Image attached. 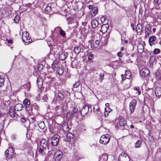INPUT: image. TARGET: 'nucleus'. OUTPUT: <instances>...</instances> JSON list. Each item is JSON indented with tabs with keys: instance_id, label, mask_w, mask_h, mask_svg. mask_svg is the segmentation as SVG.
<instances>
[{
	"instance_id": "obj_1",
	"label": "nucleus",
	"mask_w": 161,
	"mask_h": 161,
	"mask_svg": "<svg viewBox=\"0 0 161 161\" xmlns=\"http://www.w3.org/2000/svg\"><path fill=\"white\" fill-rule=\"evenodd\" d=\"M29 34L27 31H24L22 33V41L25 45H27L31 43L32 39L29 36Z\"/></svg>"
},
{
	"instance_id": "obj_2",
	"label": "nucleus",
	"mask_w": 161,
	"mask_h": 161,
	"mask_svg": "<svg viewBox=\"0 0 161 161\" xmlns=\"http://www.w3.org/2000/svg\"><path fill=\"white\" fill-rule=\"evenodd\" d=\"M110 138V137L109 134L103 135L100 137V143L104 145H106L109 142Z\"/></svg>"
},
{
	"instance_id": "obj_3",
	"label": "nucleus",
	"mask_w": 161,
	"mask_h": 161,
	"mask_svg": "<svg viewBox=\"0 0 161 161\" xmlns=\"http://www.w3.org/2000/svg\"><path fill=\"white\" fill-rule=\"evenodd\" d=\"M63 156L62 152L60 150H57L55 153L53 158L55 161H59Z\"/></svg>"
},
{
	"instance_id": "obj_4",
	"label": "nucleus",
	"mask_w": 161,
	"mask_h": 161,
	"mask_svg": "<svg viewBox=\"0 0 161 161\" xmlns=\"http://www.w3.org/2000/svg\"><path fill=\"white\" fill-rule=\"evenodd\" d=\"M140 73V75L142 77H146L149 74L150 71L148 68H144L141 70Z\"/></svg>"
},
{
	"instance_id": "obj_5",
	"label": "nucleus",
	"mask_w": 161,
	"mask_h": 161,
	"mask_svg": "<svg viewBox=\"0 0 161 161\" xmlns=\"http://www.w3.org/2000/svg\"><path fill=\"white\" fill-rule=\"evenodd\" d=\"M136 101L135 99H133L130 104V114H132L134 111L136 105Z\"/></svg>"
},
{
	"instance_id": "obj_6",
	"label": "nucleus",
	"mask_w": 161,
	"mask_h": 161,
	"mask_svg": "<svg viewBox=\"0 0 161 161\" xmlns=\"http://www.w3.org/2000/svg\"><path fill=\"white\" fill-rule=\"evenodd\" d=\"M119 161H130V158L125 153L120 154L118 158Z\"/></svg>"
},
{
	"instance_id": "obj_7",
	"label": "nucleus",
	"mask_w": 161,
	"mask_h": 161,
	"mask_svg": "<svg viewBox=\"0 0 161 161\" xmlns=\"http://www.w3.org/2000/svg\"><path fill=\"white\" fill-rule=\"evenodd\" d=\"M6 158L8 159L11 158L13 155V150L12 148L9 147L5 152Z\"/></svg>"
},
{
	"instance_id": "obj_8",
	"label": "nucleus",
	"mask_w": 161,
	"mask_h": 161,
	"mask_svg": "<svg viewBox=\"0 0 161 161\" xmlns=\"http://www.w3.org/2000/svg\"><path fill=\"white\" fill-rule=\"evenodd\" d=\"M40 143L41 146L45 149V153H46V150L49 149V146L47 144V141H46V139L43 138L41 140Z\"/></svg>"
},
{
	"instance_id": "obj_9",
	"label": "nucleus",
	"mask_w": 161,
	"mask_h": 161,
	"mask_svg": "<svg viewBox=\"0 0 161 161\" xmlns=\"http://www.w3.org/2000/svg\"><path fill=\"white\" fill-rule=\"evenodd\" d=\"M59 136L58 135L53 136L51 139V143L53 146H57L58 143Z\"/></svg>"
},
{
	"instance_id": "obj_10",
	"label": "nucleus",
	"mask_w": 161,
	"mask_h": 161,
	"mask_svg": "<svg viewBox=\"0 0 161 161\" xmlns=\"http://www.w3.org/2000/svg\"><path fill=\"white\" fill-rule=\"evenodd\" d=\"M67 56L68 54L66 52L62 51L59 53V58L61 60H64L66 59Z\"/></svg>"
},
{
	"instance_id": "obj_11",
	"label": "nucleus",
	"mask_w": 161,
	"mask_h": 161,
	"mask_svg": "<svg viewBox=\"0 0 161 161\" xmlns=\"http://www.w3.org/2000/svg\"><path fill=\"white\" fill-rule=\"evenodd\" d=\"M89 107L88 106H84L80 111V114L82 116L86 115L88 112Z\"/></svg>"
},
{
	"instance_id": "obj_12",
	"label": "nucleus",
	"mask_w": 161,
	"mask_h": 161,
	"mask_svg": "<svg viewBox=\"0 0 161 161\" xmlns=\"http://www.w3.org/2000/svg\"><path fill=\"white\" fill-rule=\"evenodd\" d=\"M155 92L156 97H159L161 96V88L156 87L155 89Z\"/></svg>"
},
{
	"instance_id": "obj_13",
	"label": "nucleus",
	"mask_w": 161,
	"mask_h": 161,
	"mask_svg": "<svg viewBox=\"0 0 161 161\" xmlns=\"http://www.w3.org/2000/svg\"><path fill=\"white\" fill-rule=\"evenodd\" d=\"M98 13V8L97 7H93L90 12V15L92 17L95 16Z\"/></svg>"
},
{
	"instance_id": "obj_14",
	"label": "nucleus",
	"mask_w": 161,
	"mask_h": 161,
	"mask_svg": "<svg viewBox=\"0 0 161 161\" xmlns=\"http://www.w3.org/2000/svg\"><path fill=\"white\" fill-rule=\"evenodd\" d=\"M56 71L59 75H62L63 73L64 69L62 68L61 65H59V66H57Z\"/></svg>"
},
{
	"instance_id": "obj_15",
	"label": "nucleus",
	"mask_w": 161,
	"mask_h": 161,
	"mask_svg": "<svg viewBox=\"0 0 161 161\" xmlns=\"http://www.w3.org/2000/svg\"><path fill=\"white\" fill-rule=\"evenodd\" d=\"M23 105L21 104H16L14 106V109L15 111H19L23 109Z\"/></svg>"
},
{
	"instance_id": "obj_16",
	"label": "nucleus",
	"mask_w": 161,
	"mask_h": 161,
	"mask_svg": "<svg viewBox=\"0 0 161 161\" xmlns=\"http://www.w3.org/2000/svg\"><path fill=\"white\" fill-rule=\"evenodd\" d=\"M156 39V38L155 36H152L149 38L148 42L150 46H152L154 44V42L155 41Z\"/></svg>"
},
{
	"instance_id": "obj_17",
	"label": "nucleus",
	"mask_w": 161,
	"mask_h": 161,
	"mask_svg": "<svg viewBox=\"0 0 161 161\" xmlns=\"http://www.w3.org/2000/svg\"><path fill=\"white\" fill-rule=\"evenodd\" d=\"M156 62V59L154 56L151 57L149 59V64L151 67H153L154 64Z\"/></svg>"
},
{
	"instance_id": "obj_18",
	"label": "nucleus",
	"mask_w": 161,
	"mask_h": 161,
	"mask_svg": "<svg viewBox=\"0 0 161 161\" xmlns=\"http://www.w3.org/2000/svg\"><path fill=\"white\" fill-rule=\"evenodd\" d=\"M137 49L138 52L142 53L144 51V47L143 45L141 44H139L137 45Z\"/></svg>"
},
{
	"instance_id": "obj_19",
	"label": "nucleus",
	"mask_w": 161,
	"mask_h": 161,
	"mask_svg": "<svg viewBox=\"0 0 161 161\" xmlns=\"http://www.w3.org/2000/svg\"><path fill=\"white\" fill-rule=\"evenodd\" d=\"M108 159V155L106 153H104L100 157V160L102 161H107Z\"/></svg>"
},
{
	"instance_id": "obj_20",
	"label": "nucleus",
	"mask_w": 161,
	"mask_h": 161,
	"mask_svg": "<svg viewBox=\"0 0 161 161\" xmlns=\"http://www.w3.org/2000/svg\"><path fill=\"white\" fill-rule=\"evenodd\" d=\"M23 104L26 107H29L31 103L30 100L27 99H25L23 101Z\"/></svg>"
},
{
	"instance_id": "obj_21",
	"label": "nucleus",
	"mask_w": 161,
	"mask_h": 161,
	"mask_svg": "<svg viewBox=\"0 0 161 161\" xmlns=\"http://www.w3.org/2000/svg\"><path fill=\"white\" fill-rule=\"evenodd\" d=\"M91 25L92 28H96L98 25V21L96 19H93L91 22Z\"/></svg>"
},
{
	"instance_id": "obj_22",
	"label": "nucleus",
	"mask_w": 161,
	"mask_h": 161,
	"mask_svg": "<svg viewBox=\"0 0 161 161\" xmlns=\"http://www.w3.org/2000/svg\"><path fill=\"white\" fill-rule=\"evenodd\" d=\"M31 111H32V110L34 109L35 110V112L36 113H38V105L34 103L33 104H31Z\"/></svg>"
},
{
	"instance_id": "obj_23",
	"label": "nucleus",
	"mask_w": 161,
	"mask_h": 161,
	"mask_svg": "<svg viewBox=\"0 0 161 161\" xmlns=\"http://www.w3.org/2000/svg\"><path fill=\"white\" fill-rule=\"evenodd\" d=\"M106 25H103L101 27V31L103 33H104L106 32L108 30V26Z\"/></svg>"
},
{
	"instance_id": "obj_24",
	"label": "nucleus",
	"mask_w": 161,
	"mask_h": 161,
	"mask_svg": "<svg viewBox=\"0 0 161 161\" xmlns=\"http://www.w3.org/2000/svg\"><path fill=\"white\" fill-rule=\"evenodd\" d=\"M119 124L120 126H123L126 125V121L124 119H121L119 121Z\"/></svg>"
},
{
	"instance_id": "obj_25",
	"label": "nucleus",
	"mask_w": 161,
	"mask_h": 161,
	"mask_svg": "<svg viewBox=\"0 0 161 161\" xmlns=\"http://www.w3.org/2000/svg\"><path fill=\"white\" fill-rule=\"evenodd\" d=\"M155 78L158 80L161 79V73L160 72L158 71L156 72Z\"/></svg>"
},
{
	"instance_id": "obj_26",
	"label": "nucleus",
	"mask_w": 161,
	"mask_h": 161,
	"mask_svg": "<svg viewBox=\"0 0 161 161\" xmlns=\"http://www.w3.org/2000/svg\"><path fill=\"white\" fill-rule=\"evenodd\" d=\"M142 143V140H137L135 143V147L136 148L140 147L141 146Z\"/></svg>"
},
{
	"instance_id": "obj_27",
	"label": "nucleus",
	"mask_w": 161,
	"mask_h": 161,
	"mask_svg": "<svg viewBox=\"0 0 161 161\" xmlns=\"http://www.w3.org/2000/svg\"><path fill=\"white\" fill-rule=\"evenodd\" d=\"M75 53L76 54H79L81 51V48L79 47L76 46L74 49Z\"/></svg>"
},
{
	"instance_id": "obj_28",
	"label": "nucleus",
	"mask_w": 161,
	"mask_h": 161,
	"mask_svg": "<svg viewBox=\"0 0 161 161\" xmlns=\"http://www.w3.org/2000/svg\"><path fill=\"white\" fill-rule=\"evenodd\" d=\"M9 114L11 117L14 118L15 117L16 114L13 109H10L9 112Z\"/></svg>"
},
{
	"instance_id": "obj_29",
	"label": "nucleus",
	"mask_w": 161,
	"mask_h": 161,
	"mask_svg": "<svg viewBox=\"0 0 161 161\" xmlns=\"http://www.w3.org/2000/svg\"><path fill=\"white\" fill-rule=\"evenodd\" d=\"M142 29V26L141 24H138L137 25L136 31L138 32H140Z\"/></svg>"
},
{
	"instance_id": "obj_30",
	"label": "nucleus",
	"mask_w": 161,
	"mask_h": 161,
	"mask_svg": "<svg viewBox=\"0 0 161 161\" xmlns=\"http://www.w3.org/2000/svg\"><path fill=\"white\" fill-rule=\"evenodd\" d=\"M36 82L38 86H41L42 85L43 83V80L41 78H38Z\"/></svg>"
},
{
	"instance_id": "obj_31",
	"label": "nucleus",
	"mask_w": 161,
	"mask_h": 161,
	"mask_svg": "<svg viewBox=\"0 0 161 161\" xmlns=\"http://www.w3.org/2000/svg\"><path fill=\"white\" fill-rule=\"evenodd\" d=\"M59 65L57 63H53L52 65V68L53 70L55 71L56 70L57 66H59Z\"/></svg>"
},
{
	"instance_id": "obj_32",
	"label": "nucleus",
	"mask_w": 161,
	"mask_h": 161,
	"mask_svg": "<svg viewBox=\"0 0 161 161\" xmlns=\"http://www.w3.org/2000/svg\"><path fill=\"white\" fill-rule=\"evenodd\" d=\"M70 134H68L65 136L64 140L66 142H70L71 140Z\"/></svg>"
},
{
	"instance_id": "obj_33",
	"label": "nucleus",
	"mask_w": 161,
	"mask_h": 161,
	"mask_svg": "<svg viewBox=\"0 0 161 161\" xmlns=\"http://www.w3.org/2000/svg\"><path fill=\"white\" fill-rule=\"evenodd\" d=\"M62 127L63 130L65 131H68L69 130V125L67 124H63Z\"/></svg>"
},
{
	"instance_id": "obj_34",
	"label": "nucleus",
	"mask_w": 161,
	"mask_h": 161,
	"mask_svg": "<svg viewBox=\"0 0 161 161\" xmlns=\"http://www.w3.org/2000/svg\"><path fill=\"white\" fill-rule=\"evenodd\" d=\"M39 127L42 129H43L45 127V125L43 122H40L38 124Z\"/></svg>"
},
{
	"instance_id": "obj_35",
	"label": "nucleus",
	"mask_w": 161,
	"mask_h": 161,
	"mask_svg": "<svg viewBox=\"0 0 161 161\" xmlns=\"http://www.w3.org/2000/svg\"><path fill=\"white\" fill-rule=\"evenodd\" d=\"M73 113L72 112H69L67 114V117L69 119H71L73 118Z\"/></svg>"
},
{
	"instance_id": "obj_36",
	"label": "nucleus",
	"mask_w": 161,
	"mask_h": 161,
	"mask_svg": "<svg viewBox=\"0 0 161 161\" xmlns=\"http://www.w3.org/2000/svg\"><path fill=\"white\" fill-rule=\"evenodd\" d=\"M58 97L60 100H63L64 98V96L63 94L61 92H59L58 94Z\"/></svg>"
},
{
	"instance_id": "obj_37",
	"label": "nucleus",
	"mask_w": 161,
	"mask_h": 161,
	"mask_svg": "<svg viewBox=\"0 0 161 161\" xmlns=\"http://www.w3.org/2000/svg\"><path fill=\"white\" fill-rule=\"evenodd\" d=\"M4 124V122L3 120H2L0 122V132H1L3 129V125Z\"/></svg>"
},
{
	"instance_id": "obj_38",
	"label": "nucleus",
	"mask_w": 161,
	"mask_h": 161,
	"mask_svg": "<svg viewBox=\"0 0 161 161\" xmlns=\"http://www.w3.org/2000/svg\"><path fill=\"white\" fill-rule=\"evenodd\" d=\"M104 78V74L103 73H101L99 74V79L100 82H101L102 80H103Z\"/></svg>"
},
{
	"instance_id": "obj_39",
	"label": "nucleus",
	"mask_w": 161,
	"mask_h": 161,
	"mask_svg": "<svg viewBox=\"0 0 161 161\" xmlns=\"http://www.w3.org/2000/svg\"><path fill=\"white\" fill-rule=\"evenodd\" d=\"M100 42L99 41L96 40L95 41L94 43L93 44L94 47H97L99 45Z\"/></svg>"
},
{
	"instance_id": "obj_40",
	"label": "nucleus",
	"mask_w": 161,
	"mask_h": 161,
	"mask_svg": "<svg viewBox=\"0 0 161 161\" xmlns=\"http://www.w3.org/2000/svg\"><path fill=\"white\" fill-rule=\"evenodd\" d=\"M39 152L40 153L42 154H45L46 153H45V149L44 148H42L41 147H40L39 149Z\"/></svg>"
},
{
	"instance_id": "obj_41",
	"label": "nucleus",
	"mask_w": 161,
	"mask_h": 161,
	"mask_svg": "<svg viewBox=\"0 0 161 161\" xmlns=\"http://www.w3.org/2000/svg\"><path fill=\"white\" fill-rule=\"evenodd\" d=\"M94 55L93 54L90 53L88 56V59L89 61H91L94 58Z\"/></svg>"
},
{
	"instance_id": "obj_42",
	"label": "nucleus",
	"mask_w": 161,
	"mask_h": 161,
	"mask_svg": "<svg viewBox=\"0 0 161 161\" xmlns=\"http://www.w3.org/2000/svg\"><path fill=\"white\" fill-rule=\"evenodd\" d=\"M19 19V17L18 15H16L14 19V22L17 23L18 22Z\"/></svg>"
},
{
	"instance_id": "obj_43",
	"label": "nucleus",
	"mask_w": 161,
	"mask_h": 161,
	"mask_svg": "<svg viewBox=\"0 0 161 161\" xmlns=\"http://www.w3.org/2000/svg\"><path fill=\"white\" fill-rule=\"evenodd\" d=\"M4 80L3 78L0 77V87L2 86L4 84Z\"/></svg>"
},
{
	"instance_id": "obj_44",
	"label": "nucleus",
	"mask_w": 161,
	"mask_h": 161,
	"mask_svg": "<svg viewBox=\"0 0 161 161\" xmlns=\"http://www.w3.org/2000/svg\"><path fill=\"white\" fill-rule=\"evenodd\" d=\"M59 34L63 37L65 36L66 35V34L64 31L62 29L60 30Z\"/></svg>"
},
{
	"instance_id": "obj_45",
	"label": "nucleus",
	"mask_w": 161,
	"mask_h": 161,
	"mask_svg": "<svg viewBox=\"0 0 161 161\" xmlns=\"http://www.w3.org/2000/svg\"><path fill=\"white\" fill-rule=\"evenodd\" d=\"M80 85V82L79 81L76 82L73 85V87L74 88H76L78 87Z\"/></svg>"
},
{
	"instance_id": "obj_46",
	"label": "nucleus",
	"mask_w": 161,
	"mask_h": 161,
	"mask_svg": "<svg viewBox=\"0 0 161 161\" xmlns=\"http://www.w3.org/2000/svg\"><path fill=\"white\" fill-rule=\"evenodd\" d=\"M45 11L47 12H50L51 11V8L49 6H47L45 8Z\"/></svg>"
},
{
	"instance_id": "obj_47",
	"label": "nucleus",
	"mask_w": 161,
	"mask_h": 161,
	"mask_svg": "<svg viewBox=\"0 0 161 161\" xmlns=\"http://www.w3.org/2000/svg\"><path fill=\"white\" fill-rule=\"evenodd\" d=\"M160 52V50L158 49H155L153 50V53L155 54H158Z\"/></svg>"
},
{
	"instance_id": "obj_48",
	"label": "nucleus",
	"mask_w": 161,
	"mask_h": 161,
	"mask_svg": "<svg viewBox=\"0 0 161 161\" xmlns=\"http://www.w3.org/2000/svg\"><path fill=\"white\" fill-rule=\"evenodd\" d=\"M111 111L109 110H107L106 111L105 110V112L104 113V115L105 117H107L108 115V113H109Z\"/></svg>"
},
{
	"instance_id": "obj_49",
	"label": "nucleus",
	"mask_w": 161,
	"mask_h": 161,
	"mask_svg": "<svg viewBox=\"0 0 161 161\" xmlns=\"http://www.w3.org/2000/svg\"><path fill=\"white\" fill-rule=\"evenodd\" d=\"M105 106H106V107L105 108V111H106L107 110H109L110 111H111L112 110L110 109L109 108V104L108 103H106L105 104Z\"/></svg>"
},
{
	"instance_id": "obj_50",
	"label": "nucleus",
	"mask_w": 161,
	"mask_h": 161,
	"mask_svg": "<svg viewBox=\"0 0 161 161\" xmlns=\"http://www.w3.org/2000/svg\"><path fill=\"white\" fill-rule=\"evenodd\" d=\"M80 114L79 113H73V117H75L78 118V116H79Z\"/></svg>"
},
{
	"instance_id": "obj_51",
	"label": "nucleus",
	"mask_w": 161,
	"mask_h": 161,
	"mask_svg": "<svg viewBox=\"0 0 161 161\" xmlns=\"http://www.w3.org/2000/svg\"><path fill=\"white\" fill-rule=\"evenodd\" d=\"M50 148L49 149H48V150L47 151L46 150L47 152H48V155H50L53 153V151L52 149H51V150H50Z\"/></svg>"
},
{
	"instance_id": "obj_52",
	"label": "nucleus",
	"mask_w": 161,
	"mask_h": 161,
	"mask_svg": "<svg viewBox=\"0 0 161 161\" xmlns=\"http://www.w3.org/2000/svg\"><path fill=\"white\" fill-rule=\"evenodd\" d=\"M78 109L76 108L75 107H74L73 109V113H78Z\"/></svg>"
},
{
	"instance_id": "obj_53",
	"label": "nucleus",
	"mask_w": 161,
	"mask_h": 161,
	"mask_svg": "<svg viewBox=\"0 0 161 161\" xmlns=\"http://www.w3.org/2000/svg\"><path fill=\"white\" fill-rule=\"evenodd\" d=\"M20 121L21 122L25 123L26 122V119L24 117H22L20 119Z\"/></svg>"
},
{
	"instance_id": "obj_54",
	"label": "nucleus",
	"mask_w": 161,
	"mask_h": 161,
	"mask_svg": "<svg viewBox=\"0 0 161 161\" xmlns=\"http://www.w3.org/2000/svg\"><path fill=\"white\" fill-rule=\"evenodd\" d=\"M123 55V53L121 52H119L117 53V55L120 57H122Z\"/></svg>"
},
{
	"instance_id": "obj_55",
	"label": "nucleus",
	"mask_w": 161,
	"mask_h": 161,
	"mask_svg": "<svg viewBox=\"0 0 161 161\" xmlns=\"http://www.w3.org/2000/svg\"><path fill=\"white\" fill-rule=\"evenodd\" d=\"M125 75L127 76V74H129L130 75L129 76V77H130V72L129 71V70H126L125 71Z\"/></svg>"
},
{
	"instance_id": "obj_56",
	"label": "nucleus",
	"mask_w": 161,
	"mask_h": 161,
	"mask_svg": "<svg viewBox=\"0 0 161 161\" xmlns=\"http://www.w3.org/2000/svg\"><path fill=\"white\" fill-rule=\"evenodd\" d=\"M100 20L102 22H104L105 21L106 19L105 17L102 16Z\"/></svg>"
},
{
	"instance_id": "obj_57",
	"label": "nucleus",
	"mask_w": 161,
	"mask_h": 161,
	"mask_svg": "<svg viewBox=\"0 0 161 161\" xmlns=\"http://www.w3.org/2000/svg\"><path fill=\"white\" fill-rule=\"evenodd\" d=\"M155 2L158 4H159L161 3V0H154Z\"/></svg>"
},
{
	"instance_id": "obj_58",
	"label": "nucleus",
	"mask_w": 161,
	"mask_h": 161,
	"mask_svg": "<svg viewBox=\"0 0 161 161\" xmlns=\"http://www.w3.org/2000/svg\"><path fill=\"white\" fill-rule=\"evenodd\" d=\"M145 32V36L146 37H148L149 36V32H148V31H146Z\"/></svg>"
},
{
	"instance_id": "obj_59",
	"label": "nucleus",
	"mask_w": 161,
	"mask_h": 161,
	"mask_svg": "<svg viewBox=\"0 0 161 161\" xmlns=\"http://www.w3.org/2000/svg\"><path fill=\"white\" fill-rule=\"evenodd\" d=\"M81 131L84 132L85 131L86 129L85 127H84L83 128H81L80 130Z\"/></svg>"
},
{
	"instance_id": "obj_60",
	"label": "nucleus",
	"mask_w": 161,
	"mask_h": 161,
	"mask_svg": "<svg viewBox=\"0 0 161 161\" xmlns=\"http://www.w3.org/2000/svg\"><path fill=\"white\" fill-rule=\"evenodd\" d=\"M130 25H131V27H132V29H133V30H135V28L134 27V24H132V23H131V24Z\"/></svg>"
},
{
	"instance_id": "obj_61",
	"label": "nucleus",
	"mask_w": 161,
	"mask_h": 161,
	"mask_svg": "<svg viewBox=\"0 0 161 161\" xmlns=\"http://www.w3.org/2000/svg\"><path fill=\"white\" fill-rule=\"evenodd\" d=\"M87 7H88L90 9H92V8H93V6L92 5H89L87 6Z\"/></svg>"
},
{
	"instance_id": "obj_62",
	"label": "nucleus",
	"mask_w": 161,
	"mask_h": 161,
	"mask_svg": "<svg viewBox=\"0 0 161 161\" xmlns=\"http://www.w3.org/2000/svg\"><path fill=\"white\" fill-rule=\"evenodd\" d=\"M6 41L8 42L9 43L11 44L12 42V41L11 40H8L7 39Z\"/></svg>"
},
{
	"instance_id": "obj_63",
	"label": "nucleus",
	"mask_w": 161,
	"mask_h": 161,
	"mask_svg": "<svg viewBox=\"0 0 161 161\" xmlns=\"http://www.w3.org/2000/svg\"><path fill=\"white\" fill-rule=\"evenodd\" d=\"M134 89L135 90L138 91L139 90V87H135L134 88Z\"/></svg>"
},
{
	"instance_id": "obj_64",
	"label": "nucleus",
	"mask_w": 161,
	"mask_h": 161,
	"mask_svg": "<svg viewBox=\"0 0 161 161\" xmlns=\"http://www.w3.org/2000/svg\"><path fill=\"white\" fill-rule=\"evenodd\" d=\"M124 76V75H121V77H122V80H125V79L126 78H125V77H124V76Z\"/></svg>"
}]
</instances>
